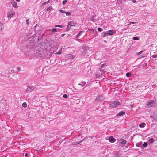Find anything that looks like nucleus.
<instances>
[{
  "mask_svg": "<svg viewBox=\"0 0 157 157\" xmlns=\"http://www.w3.org/2000/svg\"><path fill=\"white\" fill-rule=\"evenodd\" d=\"M131 75V73L129 72L127 73L126 74V76L127 77H130Z\"/></svg>",
  "mask_w": 157,
  "mask_h": 157,
  "instance_id": "24",
  "label": "nucleus"
},
{
  "mask_svg": "<svg viewBox=\"0 0 157 157\" xmlns=\"http://www.w3.org/2000/svg\"><path fill=\"white\" fill-rule=\"evenodd\" d=\"M17 70L18 71H20V68L19 67H17Z\"/></svg>",
  "mask_w": 157,
  "mask_h": 157,
  "instance_id": "46",
  "label": "nucleus"
},
{
  "mask_svg": "<svg viewBox=\"0 0 157 157\" xmlns=\"http://www.w3.org/2000/svg\"><path fill=\"white\" fill-rule=\"evenodd\" d=\"M135 23L134 22H130V24H133Z\"/></svg>",
  "mask_w": 157,
  "mask_h": 157,
  "instance_id": "44",
  "label": "nucleus"
},
{
  "mask_svg": "<svg viewBox=\"0 0 157 157\" xmlns=\"http://www.w3.org/2000/svg\"><path fill=\"white\" fill-rule=\"evenodd\" d=\"M61 50H62V49H60L58 52H57V53H56L55 54H61Z\"/></svg>",
  "mask_w": 157,
  "mask_h": 157,
  "instance_id": "29",
  "label": "nucleus"
},
{
  "mask_svg": "<svg viewBox=\"0 0 157 157\" xmlns=\"http://www.w3.org/2000/svg\"><path fill=\"white\" fill-rule=\"evenodd\" d=\"M65 35V34H62L61 35V36L62 37L63 36H64Z\"/></svg>",
  "mask_w": 157,
  "mask_h": 157,
  "instance_id": "42",
  "label": "nucleus"
},
{
  "mask_svg": "<svg viewBox=\"0 0 157 157\" xmlns=\"http://www.w3.org/2000/svg\"><path fill=\"white\" fill-rule=\"evenodd\" d=\"M125 113L124 111H121L118 113L117 115V116H122L125 114Z\"/></svg>",
  "mask_w": 157,
  "mask_h": 157,
  "instance_id": "14",
  "label": "nucleus"
},
{
  "mask_svg": "<svg viewBox=\"0 0 157 157\" xmlns=\"http://www.w3.org/2000/svg\"><path fill=\"white\" fill-rule=\"evenodd\" d=\"M86 83L85 81H82L78 83L79 85L81 86L82 87L84 86L86 84Z\"/></svg>",
  "mask_w": 157,
  "mask_h": 157,
  "instance_id": "17",
  "label": "nucleus"
},
{
  "mask_svg": "<svg viewBox=\"0 0 157 157\" xmlns=\"http://www.w3.org/2000/svg\"><path fill=\"white\" fill-rule=\"evenodd\" d=\"M155 101L153 100H149L146 103L147 107H152L153 105L155 104Z\"/></svg>",
  "mask_w": 157,
  "mask_h": 157,
  "instance_id": "1",
  "label": "nucleus"
},
{
  "mask_svg": "<svg viewBox=\"0 0 157 157\" xmlns=\"http://www.w3.org/2000/svg\"><path fill=\"white\" fill-rule=\"evenodd\" d=\"M71 26L68 24L67 26L66 29V31H68L71 29Z\"/></svg>",
  "mask_w": 157,
  "mask_h": 157,
  "instance_id": "23",
  "label": "nucleus"
},
{
  "mask_svg": "<svg viewBox=\"0 0 157 157\" xmlns=\"http://www.w3.org/2000/svg\"><path fill=\"white\" fill-rule=\"evenodd\" d=\"M84 33V31H80L79 33H78V34L77 35V36H76V37L78 39H82V38L84 36H82V37H81V35Z\"/></svg>",
  "mask_w": 157,
  "mask_h": 157,
  "instance_id": "5",
  "label": "nucleus"
},
{
  "mask_svg": "<svg viewBox=\"0 0 157 157\" xmlns=\"http://www.w3.org/2000/svg\"><path fill=\"white\" fill-rule=\"evenodd\" d=\"M16 1L17 2H20V0H16Z\"/></svg>",
  "mask_w": 157,
  "mask_h": 157,
  "instance_id": "45",
  "label": "nucleus"
},
{
  "mask_svg": "<svg viewBox=\"0 0 157 157\" xmlns=\"http://www.w3.org/2000/svg\"><path fill=\"white\" fill-rule=\"evenodd\" d=\"M88 48L86 47L85 46H83L82 49L83 50V51L81 53V55L82 56H84L85 55L86 53L87 52V49Z\"/></svg>",
  "mask_w": 157,
  "mask_h": 157,
  "instance_id": "4",
  "label": "nucleus"
},
{
  "mask_svg": "<svg viewBox=\"0 0 157 157\" xmlns=\"http://www.w3.org/2000/svg\"><path fill=\"white\" fill-rule=\"evenodd\" d=\"M51 8H52V7H48L46 10V11H49V10H51Z\"/></svg>",
  "mask_w": 157,
  "mask_h": 157,
  "instance_id": "34",
  "label": "nucleus"
},
{
  "mask_svg": "<svg viewBox=\"0 0 157 157\" xmlns=\"http://www.w3.org/2000/svg\"><path fill=\"white\" fill-rule=\"evenodd\" d=\"M22 106L24 107H26L27 106V104L26 102L23 103L22 104Z\"/></svg>",
  "mask_w": 157,
  "mask_h": 157,
  "instance_id": "28",
  "label": "nucleus"
},
{
  "mask_svg": "<svg viewBox=\"0 0 157 157\" xmlns=\"http://www.w3.org/2000/svg\"><path fill=\"white\" fill-rule=\"evenodd\" d=\"M12 6L15 8H17V3L14 0H12L11 2Z\"/></svg>",
  "mask_w": 157,
  "mask_h": 157,
  "instance_id": "11",
  "label": "nucleus"
},
{
  "mask_svg": "<svg viewBox=\"0 0 157 157\" xmlns=\"http://www.w3.org/2000/svg\"><path fill=\"white\" fill-rule=\"evenodd\" d=\"M114 31L113 30H108L107 32V34L108 35H112L114 33Z\"/></svg>",
  "mask_w": 157,
  "mask_h": 157,
  "instance_id": "12",
  "label": "nucleus"
},
{
  "mask_svg": "<svg viewBox=\"0 0 157 157\" xmlns=\"http://www.w3.org/2000/svg\"><path fill=\"white\" fill-rule=\"evenodd\" d=\"M142 144V142H140L137 143L136 144V146L138 147H141Z\"/></svg>",
  "mask_w": 157,
  "mask_h": 157,
  "instance_id": "18",
  "label": "nucleus"
},
{
  "mask_svg": "<svg viewBox=\"0 0 157 157\" xmlns=\"http://www.w3.org/2000/svg\"><path fill=\"white\" fill-rule=\"evenodd\" d=\"M104 41L105 42H106V41H105V40H104Z\"/></svg>",
  "mask_w": 157,
  "mask_h": 157,
  "instance_id": "47",
  "label": "nucleus"
},
{
  "mask_svg": "<svg viewBox=\"0 0 157 157\" xmlns=\"http://www.w3.org/2000/svg\"><path fill=\"white\" fill-rule=\"evenodd\" d=\"M131 0L133 3H135L136 2V1L135 0Z\"/></svg>",
  "mask_w": 157,
  "mask_h": 157,
  "instance_id": "40",
  "label": "nucleus"
},
{
  "mask_svg": "<svg viewBox=\"0 0 157 157\" xmlns=\"http://www.w3.org/2000/svg\"><path fill=\"white\" fill-rule=\"evenodd\" d=\"M149 141L151 143H152L154 141V139L153 138H151L149 139Z\"/></svg>",
  "mask_w": 157,
  "mask_h": 157,
  "instance_id": "25",
  "label": "nucleus"
},
{
  "mask_svg": "<svg viewBox=\"0 0 157 157\" xmlns=\"http://www.w3.org/2000/svg\"><path fill=\"white\" fill-rule=\"evenodd\" d=\"M34 89V87L33 86H28L26 89V91L28 92H30L32 91Z\"/></svg>",
  "mask_w": 157,
  "mask_h": 157,
  "instance_id": "6",
  "label": "nucleus"
},
{
  "mask_svg": "<svg viewBox=\"0 0 157 157\" xmlns=\"http://www.w3.org/2000/svg\"><path fill=\"white\" fill-rule=\"evenodd\" d=\"M59 11L60 12L62 13H65L67 16H69L71 15V13H70L69 12H65L61 9L59 10Z\"/></svg>",
  "mask_w": 157,
  "mask_h": 157,
  "instance_id": "7",
  "label": "nucleus"
},
{
  "mask_svg": "<svg viewBox=\"0 0 157 157\" xmlns=\"http://www.w3.org/2000/svg\"><path fill=\"white\" fill-rule=\"evenodd\" d=\"M63 97L64 98H67V95H66V94H64L63 95Z\"/></svg>",
  "mask_w": 157,
  "mask_h": 157,
  "instance_id": "39",
  "label": "nucleus"
},
{
  "mask_svg": "<svg viewBox=\"0 0 157 157\" xmlns=\"http://www.w3.org/2000/svg\"><path fill=\"white\" fill-rule=\"evenodd\" d=\"M143 52V51H141L140 52H137L136 54L137 55H139L142 54Z\"/></svg>",
  "mask_w": 157,
  "mask_h": 157,
  "instance_id": "32",
  "label": "nucleus"
},
{
  "mask_svg": "<svg viewBox=\"0 0 157 157\" xmlns=\"http://www.w3.org/2000/svg\"><path fill=\"white\" fill-rule=\"evenodd\" d=\"M15 14L14 11H11L9 12L7 14V17L9 20L11 19V17Z\"/></svg>",
  "mask_w": 157,
  "mask_h": 157,
  "instance_id": "3",
  "label": "nucleus"
},
{
  "mask_svg": "<svg viewBox=\"0 0 157 157\" xmlns=\"http://www.w3.org/2000/svg\"><path fill=\"white\" fill-rule=\"evenodd\" d=\"M55 27H59V28H62V27H63V26H62V25H55Z\"/></svg>",
  "mask_w": 157,
  "mask_h": 157,
  "instance_id": "31",
  "label": "nucleus"
},
{
  "mask_svg": "<svg viewBox=\"0 0 157 157\" xmlns=\"http://www.w3.org/2000/svg\"><path fill=\"white\" fill-rule=\"evenodd\" d=\"M106 65V64L104 63L99 68V71H101L102 72H104V71H102V69L104 67H105ZM102 73V72H101Z\"/></svg>",
  "mask_w": 157,
  "mask_h": 157,
  "instance_id": "15",
  "label": "nucleus"
},
{
  "mask_svg": "<svg viewBox=\"0 0 157 157\" xmlns=\"http://www.w3.org/2000/svg\"><path fill=\"white\" fill-rule=\"evenodd\" d=\"M67 0H64L62 2V4L63 5H64L66 4V3H67Z\"/></svg>",
  "mask_w": 157,
  "mask_h": 157,
  "instance_id": "33",
  "label": "nucleus"
},
{
  "mask_svg": "<svg viewBox=\"0 0 157 157\" xmlns=\"http://www.w3.org/2000/svg\"><path fill=\"white\" fill-rule=\"evenodd\" d=\"M145 123H142L141 124H140L139 125V126L140 127H144L145 126Z\"/></svg>",
  "mask_w": 157,
  "mask_h": 157,
  "instance_id": "22",
  "label": "nucleus"
},
{
  "mask_svg": "<svg viewBox=\"0 0 157 157\" xmlns=\"http://www.w3.org/2000/svg\"><path fill=\"white\" fill-rule=\"evenodd\" d=\"M68 24L71 27H75L76 25V23H75L74 21H70L68 23Z\"/></svg>",
  "mask_w": 157,
  "mask_h": 157,
  "instance_id": "10",
  "label": "nucleus"
},
{
  "mask_svg": "<svg viewBox=\"0 0 157 157\" xmlns=\"http://www.w3.org/2000/svg\"><path fill=\"white\" fill-rule=\"evenodd\" d=\"M120 104L119 102L118 101H114L111 103L109 106L110 107H113V108L117 107L118 105H119Z\"/></svg>",
  "mask_w": 157,
  "mask_h": 157,
  "instance_id": "2",
  "label": "nucleus"
},
{
  "mask_svg": "<svg viewBox=\"0 0 157 157\" xmlns=\"http://www.w3.org/2000/svg\"><path fill=\"white\" fill-rule=\"evenodd\" d=\"M51 33L52 34L54 33L55 32H57V29L56 28H53L51 30Z\"/></svg>",
  "mask_w": 157,
  "mask_h": 157,
  "instance_id": "20",
  "label": "nucleus"
},
{
  "mask_svg": "<svg viewBox=\"0 0 157 157\" xmlns=\"http://www.w3.org/2000/svg\"><path fill=\"white\" fill-rule=\"evenodd\" d=\"M91 21H94V17H92L91 19Z\"/></svg>",
  "mask_w": 157,
  "mask_h": 157,
  "instance_id": "38",
  "label": "nucleus"
},
{
  "mask_svg": "<svg viewBox=\"0 0 157 157\" xmlns=\"http://www.w3.org/2000/svg\"><path fill=\"white\" fill-rule=\"evenodd\" d=\"M147 144L146 142H144L143 144V146L144 147H146L147 146Z\"/></svg>",
  "mask_w": 157,
  "mask_h": 157,
  "instance_id": "27",
  "label": "nucleus"
},
{
  "mask_svg": "<svg viewBox=\"0 0 157 157\" xmlns=\"http://www.w3.org/2000/svg\"><path fill=\"white\" fill-rule=\"evenodd\" d=\"M104 100V98L102 95H99L96 98V100L98 101H101Z\"/></svg>",
  "mask_w": 157,
  "mask_h": 157,
  "instance_id": "13",
  "label": "nucleus"
},
{
  "mask_svg": "<svg viewBox=\"0 0 157 157\" xmlns=\"http://www.w3.org/2000/svg\"><path fill=\"white\" fill-rule=\"evenodd\" d=\"M120 140L121 141V144L123 145H124L127 142L124 139H121Z\"/></svg>",
  "mask_w": 157,
  "mask_h": 157,
  "instance_id": "21",
  "label": "nucleus"
},
{
  "mask_svg": "<svg viewBox=\"0 0 157 157\" xmlns=\"http://www.w3.org/2000/svg\"><path fill=\"white\" fill-rule=\"evenodd\" d=\"M26 24L27 25H28L29 24V19H28L26 20Z\"/></svg>",
  "mask_w": 157,
  "mask_h": 157,
  "instance_id": "35",
  "label": "nucleus"
},
{
  "mask_svg": "<svg viewBox=\"0 0 157 157\" xmlns=\"http://www.w3.org/2000/svg\"><path fill=\"white\" fill-rule=\"evenodd\" d=\"M133 106H133V105H131V108H132L133 107Z\"/></svg>",
  "mask_w": 157,
  "mask_h": 157,
  "instance_id": "43",
  "label": "nucleus"
},
{
  "mask_svg": "<svg viewBox=\"0 0 157 157\" xmlns=\"http://www.w3.org/2000/svg\"><path fill=\"white\" fill-rule=\"evenodd\" d=\"M25 157H26L28 156V154L27 153H26L25 154Z\"/></svg>",
  "mask_w": 157,
  "mask_h": 157,
  "instance_id": "41",
  "label": "nucleus"
},
{
  "mask_svg": "<svg viewBox=\"0 0 157 157\" xmlns=\"http://www.w3.org/2000/svg\"><path fill=\"white\" fill-rule=\"evenodd\" d=\"M101 36L102 37H105L107 36L108 35L107 33L106 32H103L101 33Z\"/></svg>",
  "mask_w": 157,
  "mask_h": 157,
  "instance_id": "16",
  "label": "nucleus"
},
{
  "mask_svg": "<svg viewBox=\"0 0 157 157\" xmlns=\"http://www.w3.org/2000/svg\"><path fill=\"white\" fill-rule=\"evenodd\" d=\"M49 2H50L49 0H48L47 1L45 2L42 4V5L43 6L46 4H48Z\"/></svg>",
  "mask_w": 157,
  "mask_h": 157,
  "instance_id": "26",
  "label": "nucleus"
},
{
  "mask_svg": "<svg viewBox=\"0 0 157 157\" xmlns=\"http://www.w3.org/2000/svg\"><path fill=\"white\" fill-rule=\"evenodd\" d=\"M65 57L66 58L72 59L75 57V56L71 54H67L65 55Z\"/></svg>",
  "mask_w": 157,
  "mask_h": 157,
  "instance_id": "8",
  "label": "nucleus"
},
{
  "mask_svg": "<svg viewBox=\"0 0 157 157\" xmlns=\"http://www.w3.org/2000/svg\"><path fill=\"white\" fill-rule=\"evenodd\" d=\"M152 57L154 58H156L157 57V55H154L152 56Z\"/></svg>",
  "mask_w": 157,
  "mask_h": 157,
  "instance_id": "37",
  "label": "nucleus"
},
{
  "mask_svg": "<svg viewBox=\"0 0 157 157\" xmlns=\"http://www.w3.org/2000/svg\"><path fill=\"white\" fill-rule=\"evenodd\" d=\"M97 29L99 32H101L102 31V29L100 28H98Z\"/></svg>",
  "mask_w": 157,
  "mask_h": 157,
  "instance_id": "36",
  "label": "nucleus"
},
{
  "mask_svg": "<svg viewBox=\"0 0 157 157\" xmlns=\"http://www.w3.org/2000/svg\"><path fill=\"white\" fill-rule=\"evenodd\" d=\"M4 29V26L2 23L0 22V31H2Z\"/></svg>",
  "mask_w": 157,
  "mask_h": 157,
  "instance_id": "19",
  "label": "nucleus"
},
{
  "mask_svg": "<svg viewBox=\"0 0 157 157\" xmlns=\"http://www.w3.org/2000/svg\"><path fill=\"white\" fill-rule=\"evenodd\" d=\"M109 141L111 143H114L116 140L112 136H110L109 137Z\"/></svg>",
  "mask_w": 157,
  "mask_h": 157,
  "instance_id": "9",
  "label": "nucleus"
},
{
  "mask_svg": "<svg viewBox=\"0 0 157 157\" xmlns=\"http://www.w3.org/2000/svg\"><path fill=\"white\" fill-rule=\"evenodd\" d=\"M133 40H139V38L137 37H134L133 38Z\"/></svg>",
  "mask_w": 157,
  "mask_h": 157,
  "instance_id": "30",
  "label": "nucleus"
}]
</instances>
